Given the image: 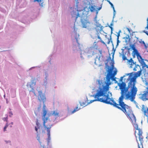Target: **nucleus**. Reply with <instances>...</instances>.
Masks as SVG:
<instances>
[{
  "label": "nucleus",
  "instance_id": "obj_14",
  "mask_svg": "<svg viewBox=\"0 0 148 148\" xmlns=\"http://www.w3.org/2000/svg\"><path fill=\"white\" fill-rule=\"evenodd\" d=\"M134 54H136L139 62L143 59L136 49L134 50Z\"/></svg>",
  "mask_w": 148,
  "mask_h": 148
},
{
  "label": "nucleus",
  "instance_id": "obj_26",
  "mask_svg": "<svg viewBox=\"0 0 148 148\" xmlns=\"http://www.w3.org/2000/svg\"><path fill=\"white\" fill-rule=\"evenodd\" d=\"M130 48L133 50V51L134 50H135V49H136V48H135V45L134 44H133L132 45H130Z\"/></svg>",
  "mask_w": 148,
  "mask_h": 148
},
{
  "label": "nucleus",
  "instance_id": "obj_33",
  "mask_svg": "<svg viewBox=\"0 0 148 148\" xmlns=\"http://www.w3.org/2000/svg\"><path fill=\"white\" fill-rule=\"evenodd\" d=\"M3 120L4 121H8V117L7 116L5 118H4L3 119Z\"/></svg>",
  "mask_w": 148,
  "mask_h": 148
},
{
  "label": "nucleus",
  "instance_id": "obj_12",
  "mask_svg": "<svg viewBox=\"0 0 148 148\" xmlns=\"http://www.w3.org/2000/svg\"><path fill=\"white\" fill-rule=\"evenodd\" d=\"M46 107L45 102H44L43 103V109L42 110V118L43 119V120L44 119H45V116H46L48 113V111L46 109Z\"/></svg>",
  "mask_w": 148,
  "mask_h": 148
},
{
  "label": "nucleus",
  "instance_id": "obj_32",
  "mask_svg": "<svg viewBox=\"0 0 148 148\" xmlns=\"http://www.w3.org/2000/svg\"><path fill=\"white\" fill-rule=\"evenodd\" d=\"M13 115V114L12 112H9V116L10 117H11Z\"/></svg>",
  "mask_w": 148,
  "mask_h": 148
},
{
  "label": "nucleus",
  "instance_id": "obj_11",
  "mask_svg": "<svg viewBox=\"0 0 148 148\" xmlns=\"http://www.w3.org/2000/svg\"><path fill=\"white\" fill-rule=\"evenodd\" d=\"M38 98L40 101H42L43 103L45 102L46 100V98L45 95L43 94L41 91H38Z\"/></svg>",
  "mask_w": 148,
  "mask_h": 148
},
{
  "label": "nucleus",
  "instance_id": "obj_3",
  "mask_svg": "<svg viewBox=\"0 0 148 148\" xmlns=\"http://www.w3.org/2000/svg\"><path fill=\"white\" fill-rule=\"evenodd\" d=\"M76 8L71 7L70 8L71 10V15L73 18H75V21H76L77 18L80 16V15L83 13V11H86L87 12L91 11L92 12V5H89L88 8L87 7H84L83 4H82L78 2V1L76 3Z\"/></svg>",
  "mask_w": 148,
  "mask_h": 148
},
{
  "label": "nucleus",
  "instance_id": "obj_39",
  "mask_svg": "<svg viewBox=\"0 0 148 148\" xmlns=\"http://www.w3.org/2000/svg\"><path fill=\"white\" fill-rule=\"evenodd\" d=\"M109 27L111 29V31L112 32L113 29V27L110 26H109Z\"/></svg>",
  "mask_w": 148,
  "mask_h": 148
},
{
  "label": "nucleus",
  "instance_id": "obj_44",
  "mask_svg": "<svg viewBox=\"0 0 148 148\" xmlns=\"http://www.w3.org/2000/svg\"><path fill=\"white\" fill-rule=\"evenodd\" d=\"M110 25H111V26L113 25V24L111 23V24Z\"/></svg>",
  "mask_w": 148,
  "mask_h": 148
},
{
  "label": "nucleus",
  "instance_id": "obj_13",
  "mask_svg": "<svg viewBox=\"0 0 148 148\" xmlns=\"http://www.w3.org/2000/svg\"><path fill=\"white\" fill-rule=\"evenodd\" d=\"M136 129L138 130V135L139 136V140L141 142L143 141V137L142 136V131L139 128H138V127Z\"/></svg>",
  "mask_w": 148,
  "mask_h": 148
},
{
  "label": "nucleus",
  "instance_id": "obj_46",
  "mask_svg": "<svg viewBox=\"0 0 148 148\" xmlns=\"http://www.w3.org/2000/svg\"><path fill=\"white\" fill-rule=\"evenodd\" d=\"M10 127H12V126L11 125H10Z\"/></svg>",
  "mask_w": 148,
  "mask_h": 148
},
{
  "label": "nucleus",
  "instance_id": "obj_4",
  "mask_svg": "<svg viewBox=\"0 0 148 148\" xmlns=\"http://www.w3.org/2000/svg\"><path fill=\"white\" fill-rule=\"evenodd\" d=\"M102 4L101 3L99 4H96V5H94L93 6V14L95 13V17L94 18V21L96 23L95 25L96 26L95 29L97 32V36H95V38H96L97 37L98 39H99V41L104 44L105 43L102 40L99 35V33H100V32L103 29V27L101 25V24L98 22V21L97 19V15L99 11L101 8Z\"/></svg>",
  "mask_w": 148,
  "mask_h": 148
},
{
  "label": "nucleus",
  "instance_id": "obj_42",
  "mask_svg": "<svg viewBox=\"0 0 148 148\" xmlns=\"http://www.w3.org/2000/svg\"><path fill=\"white\" fill-rule=\"evenodd\" d=\"M41 107V106H40L38 108V110H40Z\"/></svg>",
  "mask_w": 148,
  "mask_h": 148
},
{
  "label": "nucleus",
  "instance_id": "obj_40",
  "mask_svg": "<svg viewBox=\"0 0 148 148\" xmlns=\"http://www.w3.org/2000/svg\"><path fill=\"white\" fill-rule=\"evenodd\" d=\"M143 43L144 45L145 46L146 48L147 47V46H146V45L145 44V42H144V41H143Z\"/></svg>",
  "mask_w": 148,
  "mask_h": 148
},
{
  "label": "nucleus",
  "instance_id": "obj_43",
  "mask_svg": "<svg viewBox=\"0 0 148 148\" xmlns=\"http://www.w3.org/2000/svg\"><path fill=\"white\" fill-rule=\"evenodd\" d=\"M11 124L12 125H13V122H11Z\"/></svg>",
  "mask_w": 148,
  "mask_h": 148
},
{
  "label": "nucleus",
  "instance_id": "obj_24",
  "mask_svg": "<svg viewBox=\"0 0 148 148\" xmlns=\"http://www.w3.org/2000/svg\"><path fill=\"white\" fill-rule=\"evenodd\" d=\"M37 1L39 3L40 5L42 6L43 5V1H34V2Z\"/></svg>",
  "mask_w": 148,
  "mask_h": 148
},
{
  "label": "nucleus",
  "instance_id": "obj_45",
  "mask_svg": "<svg viewBox=\"0 0 148 148\" xmlns=\"http://www.w3.org/2000/svg\"><path fill=\"white\" fill-rule=\"evenodd\" d=\"M138 148H140V146H139V145H138Z\"/></svg>",
  "mask_w": 148,
  "mask_h": 148
},
{
  "label": "nucleus",
  "instance_id": "obj_21",
  "mask_svg": "<svg viewBox=\"0 0 148 148\" xmlns=\"http://www.w3.org/2000/svg\"><path fill=\"white\" fill-rule=\"evenodd\" d=\"M59 113L58 112L57 110H55L53 112L52 115L54 116L58 117L59 116Z\"/></svg>",
  "mask_w": 148,
  "mask_h": 148
},
{
  "label": "nucleus",
  "instance_id": "obj_5",
  "mask_svg": "<svg viewBox=\"0 0 148 148\" xmlns=\"http://www.w3.org/2000/svg\"><path fill=\"white\" fill-rule=\"evenodd\" d=\"M114 66L112 65V67L110 69H108L107 71L108 73L106 77V85L103 86L102 88H99V89L97 90V93L94 96L93 95V97H94L95 99L93 100V102L94 101H99L97 100V98H96V96L97 95V93L99 91L101 90V89H103L105 87H107L109 89L108 86L110 85L111 84L110 82V79H111V78L112 77H114V76L116 75L117 73V71L116 70H115L114 71L113 73H112V71L113 69Z\"/></svg>",
  "mask_w": 148,
  "mask_h": 148
},
{
  "label": "nucleus",
  "instance_id": "obj_36",
  "mask_svg": "<svg viewBox=\"0 0 148 148\" xmlns=\"http://www.w3.org/2000/svg\"><path fill=\"white\" fill-rule=\"evenodd\" d=\"M111 79L113 81H115V78H114V77H112L111 78Z\"/></svg>",
  "mask_w": 148,
  "mask_h": 148
},
{
  "label": "nucleus",
  "instance_id": "obj_29",
  "mask_svg": "<svg viewBox=\"0 0 148 148\" xmlns=\"http://www.w3.org/2000/svg\"><path fill=\"white\" fill-rule=\"evenodd\" d=\"M32 89L30 91H29V92H33L34 93L35 95H36V94L35 93V90L32 87L31 88Z\"/></svg>",
  "mask_w": 148,
  "mask_h": 148
},
{
  "label": "nucleus",
  "instance_id": "obj_49",
  "mask_svg": "<svg viewBox=\"0 0 148 148\" xmlns=\"http://www.w3.org/2000/svg\"><path fill=\"white\" fill-rule=\"evenodd\" d=\"M43 148H44V147H43Z\"/></svg>",
  "mask_w": 148,
  "mask_h": 148
},
{
  "label": "nucleus",
  "instance_id": "obj_31",
  "mask_svg": "<svg viewBox=\"0 0 148 148\" xmlns=\"http://www.w3.org/2000/svg\"><path fill=\"white\" fill-rule=\"evenodd\" d=\"M111 36H110V38H108V42H107V44H109L111 41L112 42V41H111Z\"/></svg>",
  "mask_w": 148,
  "mask_h": 148
},
{
  "label": "nucleus",
  "instance_id": "obj_25",
  "mask_svg": "<svg viewBox=\"0 0 148 148\" xmlns=\"http://www.w3.org/2000/svg\"><path fill=\"white\" fill-rule=\"evenodd\" d=\"M122 59L123 60H127V61L128 60L127 59V57H126V56H125L124 54H122Z\"/></svg>",
  "mask_w": 148,
  "mask_h": 148
},
{
  "label": "nucleus",
  "instance_id": "obj_37",
  "mask_svg": "<svg viewBox=\"0 0 148 148\" xmlns=\"http://www.w3.org/2000/svg\"><path fill=\"white\" fill-rule=\"evenodd\" d=\"M119 42H120V41L119 40V39H118V38H117V45H118L119 43Z\"/></svg>",
  "mask_w": 148,
  "mask_h": 148
},
{
  "label": "nucleus",
  "instance_id": "obj_28",
  "mask_svg": "<svg viewBox=\"0 0 148 148\" xmlns=\"http://www.w3.org/2000/svg\"><path fill=\"white\" fill-rule=\"evenodd\" d=\"M36 125H37V127L38 128H40V126H39V123L38 122V119H37L36 121Z\"/></svg>",
  "mask_w": 148,
  "mask_h": 148
},
{
  "label": "nucleus",
  "instance_id": "obj_47",
  "mask_svg": "<svg viewBox=\"0 0 148 148\" xmlns=\"http://www.w3.org/2000/svg\"><path fill=\"white\" fill-rule=\"evenodd\" d=\"M136 131L135 132V134H136Z\"/></svg>",
  "mask_w": 148,
  "mask_h": 148
},
{
  "label": "nucleus",
  "instance_id": "obj_18",
  "mask_svg": "<svg viewBox=\"0 0 148 148\" xmlns=\"http://www.w3.org/2000/svg\"><path fill=\"white\" fill-rule=\"evenodd\" d=\"M51 129V127H49V128H48V130H47V135L48 136V141L49 142V141L50 139V129Z\"/></svg>",
  "mask_w": 148,
  "mask_h": 148
},
{
  "label": "nucleus",
  "instance_id": "obj_27",
  "mask_svg": "<svg viewBox=\"0 0 148 148\" xmlns=\"http://www.w3.org/2000/svg\"><path fill=\"white\" fill-rule=\"evenodd\" d=\"M135 65V67L133 69V70L134 71H137L136 68H137V67L138 66L139 68H140V66L139 65H136V64Z\"/></svg>",
  "mask_w": 148,
  "mask_h": 148
},
{
  "label": "nucleus",
  "instance_id": "obj_10",
  "mask_svg": "<svg viewBox=\"0 0 148 148\" xmlns=\"http://www.w3.org/2000/svg\"><path fill=\"white\" fill-rule=\"evenodd\" d=\"M92 102V100H91L90 102H88L87 98V97H85L84 99H82V101H80L79 103L81 106L84 107Z\"/></svg>",
  "mask_w": 148,
  "mask_h": 148
},
{
  "label": "nucleus",
  "instance_id": "obj_48",
  "mask_svg": "<svg viewBox=\"0 0 148 148\" xmlns=\"http://www.w3.org/2000/svg\"><path fill=\"white\" fill-rule=\"evenodd\" d=\"M35 113L36 114V115H37V114L36 113V112H35Z\"/></svg>",
  "mask_w": 148,
  "mask_h": 148
},
{
  "label": "nucleus",
  "instance_id": "obj_23",
  "mask_svg": "<svg viewBox=\"0 0 148 148\" xmlns=\"http://www.w3.org/2000/svg\"><path fill=\"white\" fill-rule=\"evenodd\" d=\"M92 49L91 47H90L89 48H88V49H86V52L88 53H92Z\"/></svg>",
  "mask_w": 148,
  "mask_h": 148
},
{
  "label": "nucleus",
  "instance_id": "obj_15",
  "mask_svg": "<svg viewBox=\"0 0 148 148\" xmlns=\"http://www.w3.org/2000/svg\"><path fill=\"white\" fill-rule=\"evenodd\" d=\"M136 62H134L132 58H131L127 62V63L130 66V68H132L133 66L136 64Z\"/></svg>",
  "mask_w": 148,
  "mask_h": 148
},
{
  "label": "nucleus",
  "instance_id": "obj_34",
  "mask_svg": "<svg viewBox=\"0 0 148 148\" xmlns=\"http://www.w3.org/2000/svg\"><path fill=\"white\" fill-rule=\"evenodd\" d=\"M120 32H121V31H119V32L117 34V38H118V39H119V36L120 35Z\"/></svg>",
  "mask_w": 148,
  "mask_h": 148
},
{
  "label": "nucleus",
  "instance_id": "obj_1",
  "mask_svg": "<svg viewBox=\"0 0 148 148\" xmlns=\"http://www.w3.org/2000/svg\"><path fill=\"white\" fill-rule=\"evenodd\" d=\"M108 88L105 87L100 90L96 96L97 100L103 103L113 105L114 106L123 111L131 120L133 123L136 122V118L133 113L130 106L125 104L123 101L124 98H119V104L117 103L113 99H111L107 94Z\"/></svg>",
  "mask_w": 148,
  "mask_h": 148
},
{
  "label": "nucleus",
  "instance_id": "obj_30",
  "mask_svg": "<svg viewBox=\"0 0 148 148\" xmlns=\"http://www.w3.org/2000/svg\"><path fill=\"white\" fill-rule=\"evenodd\" d=\"M8 125H9L8 124V123H7L5 126L4 127L3 131L4 132L6 131V128H7V127H8Z\"/></svg>",
  "mask_w": 148,
  "mask_h": 148
},
{
  "label": "nucleus",
  "instance_id": "obj_6",
  "mask_svg": "<svg viewBox=\"0 0 148 148\" xmlns=\"http://www.w3.org/2000/svg\"><path fill=\"white\" fill-rule=\"evenodd\" d=\"M142 70L140 69V70L135 73L133 72L131 73H129L128 79L130 80L131 83H132L134 85L136 86V78L137 77H139L142 73Z\"/></svg>",
  "mask_w": 148,
  "mask_h": 148
},
{
  "label": "nucleus",
  "instance_id": "obj_38",
  "mask_svg": "<svg viewBox=\"0 0 148 148\" xmlns=\"http://www.w3.org/2000/svg\"><path fill=\"white\" fill-rule=\"evenodd\" d=\"M127 31H129V32L130 33V31H131V30L129 28H127Z\"/></svg>",
  "mask_w": 148,
  "mask_h": 148
},
{
  "label": "nucleus",
  "instance_id": "obj_35",
  "mask_svg": "<svg viewBox=\"0 0 148 148\" xmlns=\"http://www.w3.org/2000/svg\"><path fill=\"white\" fill-rule=\"evenodd\" d=\"M38 127H37H37H35V130L37 132H38Z\"/></svg>",
  "mask_w": 148,
  "mask_h": 148
},
{
  "label": "nucleus",
  "instance_id": "obj_17",
  "mask_svg": "<svg viewBox=\"0 0 148 148\" xmlns=\"http://www.w3.org/2000/svg\"><path fill=\"white\" fill-rule=\"evenodd\" d=\"M99 41H98L97 42H94V43L93 44V48L95 49H96V50H98V45L97 44V42H98Z\"/></svg>",
  "mask_w": 148,
  "mask_h": 148
},
{
  "label": "nucleus",
  "instance_id": "obj_20",
  "mask_svg": "<svg viewBox=\"0 0 148 148\" xmlns=\"http://www.w3.org/2000/svg\"><path fill=\"white\" fill-rule=\"evenodd\" d=\"M147 24L146 27L145 28L146 29H147V30H144L143 32L145 33L148 36V18L147 19Z\"/></svg>",
  "mask_w": 148,
  "mask_h": 148
},
{
  "label": "nucleus",
  "instance_id": "obj_19",
  "mask_svg": "<svg viewBox=\"0 0 148 148\" xmlns=\"http://www.w3.org/2000/svg\"><path fill=\"white\" fill-rule=\"evenodd\" d=\"M36 84V81L34 78L32 81V83L30 85V88H32L33 86H35Z\"/></svg>",
  "mask_w": 148,
  "mask_h": 148
},
{
  "label": "nucleus",
  "instance_id": "obj_8",
  "mask_svg": "<svg viewBox=\"0 0 148 148\" xmlns=\"http://www.w3.org/2000/svg\"><path fill=\"white\" fill-rule=\"evenodd\" d=\"M42 119L43 121V126L45 129H47V130L48 128L49 127H51V128L52 127V124L51 123V121L49 119L48 117H46L45 116V119L43 120L42 118Z\"/></svg>",
  "mask_w": 148,
  "mask_h": 148
},
{
  "label": "nucleus",
  "instance_id": "obj_7",
  "mask_svg": "<svg viewBox=\"0 0 148 148\" xmlns=\"http://www.w3.org/2000/svg\"><path fill=\"white\" fill-rule=\"evenodd\" d=\"M145 85L146 86L145 90L139 95L140 99L144 101L148 100V81H146Z\"/></svg>",
  "mask_w": 148,
  "mask_h": 148
},
{
  "label": "nucleus",
  "instance_id": "obj_16",
  "mask_svg": "<svg viewBox=\"0 0 148 148\" xmlns=\"http://www.w3.org/2000/svg\"><path fill=\"white\" fill-rule=\"evenodd\" d=\"M81 108L79 107V105L78 104L77 106L75 107V108H74V110L72 112V113H75L79 110Z\"/></svg>",
  "mask_w": 148,
  "mask_h": 148
},
{
  "label": "nucleus",
  "instance_id": "obj_22",
  "mask_svg": "<svg viewBox=\"0 0 148 148\" xmlns=\"http://www.w3.org/2000/svg\"><path fill=\"white\" fill-rule=\"evenodd\" d=\"M107 1L111 5V7L112 8L113 11H114V14H115L114 13L115 12V10L114 8V7L113 4H112V3H111L110 1Z\"/></svg>",
  "mask_w": 148,
  "mask_h": 148
},
{
  "label": "nucleus",
  "instance_id": "obj_41",
  "mask_svg": "<svg viewBox=\"0 0 148 148\" xmlns=\"http://www.w3.org/2000/svg\"><path fill=\"white\" fill-rule=\"evenodd\" d=\"M123 77H121V80L122 81V79H123Z\"/></svg>",
  "mask_w": 148,
  "mask_h": 148
},
{
  "label": "nucleus",
  "instance_id": "obj_2",
  "mask_svg": "<svg viewBox=\"0 0 148 148\" xmlns=\"http://www.w3.org/2000/svg\"><path fill=\"white\" fill-rule=\"evenodd\" d=\"M128 82L127 86L126 87V84L122 82L119 85L121 90V96L119 98H124L126 100L129 99L131 101H133L135 99L136 95L138 91V89L130 80L127 79Z\"/></svg>",
  "mask_w": 148,
  "mask_h": 148
},
{
  "label": "nucleus",
  "instance_id": "obj_9",
  "mask_svg": "<svg viewBox=\"0 0 148 148\" xmlns=\"http://www.w3.org/2000/svg\"><path fill=\"white\" fill-rule=\"evenodd\" d=\"M81 22L83 27L89 29L91 27L92 23L90 22L87 20L82 19Z\"/></svg>",
  "mask_w": 148,
  "mask_h": 148
}]
</instances>
